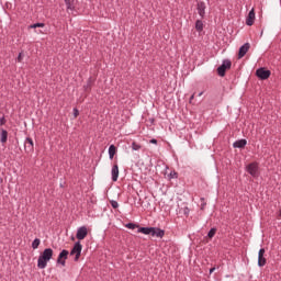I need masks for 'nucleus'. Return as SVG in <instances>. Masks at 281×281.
I'll list each match as a JSON object with an SVG mask.
<instances>
[{
  "label": "nucleus",
  "mask_w": 281,
  "mask_h": 281,
  "mask_svg": "<svg viewBox=\"0 0 281 281\" xmlns=\"http://www.w3.org/2000/svg\"><path fill=\"white\" fill-rule=\"evenodd\" d=\"M54 258V249L45 248L37 259V269H46L47 262Z\"/></svg>",
  "instance_id": "obj_1"
},
{
  "label": "nucleus",
  "mask_w": 281,
  "mask_h": 281,
  "mask_svg": "<svg viewBox=\"0 0 281 281\" xmlns=\"http://www.w3.org/2000/svg\"><path fill=\"white\" fill-rule=\"evenodd\" d=\"M137 234H144L145 236H154L156 238H164L166 236V231L159 227H139Z\"/></svg>",
  "instance_id": "obj_2"
},
{
  "label": "nucleus",
  "mask_w": 281,
  "mask_h": 281,
  "mask_svg": "<svg viewBox=\"0 0 281 281\" xmlns=\"http://www.w3.org/2000/svg\"><path fill=\"white\" fill-rule=\"evenodd\" d=\"M81 254H82V244H80V240H78L75 243L70 251V256H75V262H78V260H80Z\"/></svg>",
  "instance_id": "obj_3"
},
{
  "label": "nucleus",
  "mask_w": 281,
  "mask_h": 281,
  "mask_svg": "<svg viewBox=\"0 0 281 281\" xmlns=\"http://www.w3.org/2000/svg\"><path fill=\"white\" fill-rule=\"evenodd\" d=\"M227 69H232V60L224 59L222 65L217 68L218 76H221V78L225 77V71H227Z\"/></svg>",
  "instance_id": "obj_4"
},
{
  "label": "nucleus",
  "mask_w": 281,
  "mask_h": 281,
  "mask_svg": "<svg viewBox=\"0 0 281 281\" xmlns=\"http://www.w3.org/2000/svg\"><path fill=\"white\" fill-rule=\"evenodd\" d=\"M256 76L257 78H259V80H269V78L271 77V70H267L265 68H258L256 70Z\"/></svg>",
  "instance_id": "obj_5"
},
{
  "label": "nucleus",
  "mask_w": 281,
  "mask_h": 281,
  "mask_svg": "<svg viewBox=\"0 0 281 281\" xmlns=\"http://www.w3.org/2000/svg\"><path fill=\"white\" fill-rule=\"evenodd\" d=\"M68 257L69 250L63 249L58 255L57 265H61V267H65Z\"/></svg>",
  "instance_id": "obj_6"
},
{
  "label": "nucleus",
  "mask_w": 281,
  "mask_h": 281,
  "mask_svg": "<svg viewBox=\"0 0 281 281\" xmlns=\"http://www.w3.org/2000/svg\"><path fill=\"white\" fill-rule=\"evenodd\" d=\"M87 234H89L87 226H80L77 229L76 238H78V240H85V238H87Z\"/></svg>",
  "instance_id": "obj_7"
},
{
  "label": "nucleus",
  "mask_w": 281,
  "mask_h": 281,
  "mask_svg": "<svg viewBox=\"0 0 281 281\" xmlns=\"http://www.w3.org/2000/svg\"><path fill=\"white\" fill-rule=\"evenodd\" d=\"M247 172L250 173L251 177H258V162H251L246 168Z\"/></svg>",
  "instance_id": "obj_8"
},
{
  "label": "nucleus",
  "mask_w": 281,
  "mask_h": 281,
  "mask_svg": "<svg viewBox=\"0 0 281 281\" xmlns=\"http://www.w3.org/2000/svg\"><path fill=\"white\" fill-rule=\"evenodd\" d=\"M24 150H26V153H34V140L32 139V137L25 138Z\"/></svg>",
  "instance_id": "obj_9"
},
{
  "label": "nucleus",
  "mask_w": 281,
  "mask_h": 281,
  "mask_svg": "<svg viewBox=\"0 0 281 281\" xmlns=\"http://www.w3.org/2000/svg\"><path fill=\"white\" fill-rule=\"evenodd\" d=\"M267 258H265V248H260L258 252V267H265Z\"/></svg>",
  "instance_id": "obj_10"
},
{
  "label": "nucleus",
  "mask_w": 281,
  "mask_h": 281,
  "mask_svg": "<svg viewBox=\"0 0 281 281\" xmlns=\"http://www.w3.org/2000/svg\"><path fill=\"white\" fill-rule=\"evenodd\" d=\"M249 47H251V45L249 43H245L244 45H241L239 47V52H238V58H245L247 52H249Z\"/></svg>",
  "instance_id": "obj_11"
},
{
  "label": "nucleus",
  "mask_w": 281,
  "mask_h": 281,
  "mask_svg": "<svg viewBox=\"0 0 281 281\" xmlns=\"http://www.w3.org/2000/svg\"><path fill=\"white\" fill-rule=\"evenodd\" d=\"M206 8L207 7L205 5V2H198L196 10H198V14H199L200 19H205Z\"/></svg>",
  "instance_id": "obj_12"
},
{
  "label": "nucleus",
  "mask_w": 281,
  "mask_h": 281,
  "mask_svg": "<svg viewBox=\"0 0 281 281\" xmlns=\"http://www.w3.org/2000/svg\"><path fill=\"white\" fill-rule=\"evenodd\" d=\"M256 21V11L251 9L248 13V16L246 19V25H254V22Z\"/></svg>",
  "instance_id": "obj_13"
},
{
  "label": "nucleus",
  "mask_w": 281,
  "mask_h": 281,
  "mask_svg": "<svg viewBox=\"0 0 281 281\" xmlns=\"http://www.w3.org/2000/svg\"><path fill=\"white\" fill-rule=\"evenodd\" d=\"M111 177H112V181H117L120 177V167L117 165H113L111 170Z\"/></svg>",
  "instance_id": "obj_14"
},
{
  "label": "nucleus",
  "mask_w": 281,
  "mask_h": 281,
  "mask_svg": "<svg viewBox=\"0 0 281 281\" xmlns=\"http://www.w3.org/2000/svg\"><path fill=\"white\" fill-rule=\"evenodd\" d=\"M64 1L66 4L67 12H74V10H76V7L74 4L76 0H64Z\"/></svg>",
  "instance_id": "obj_15"
},
{
  "label": "nucleus",
  "mask_w": 281,
  "mask_h": 281,
  "mask_svg": "<svg viewBox=\"0 0 281 281\" xmlns=\"http://www.w3.org/2000/svg\"><path fill=\"white\" fill-rule=\"evenodd\" d=\"M233 146H234L235 148H245V147L247 146V139H245V138L238 139V140H236V142L233 144Z\"/></svg>",
  "instance_id": "obj_16"
},
{
  "label": "nucleus",
  "mask_w": 281,
  "mask_h": 281,
  "mask_svg": "<svg viewBox=\"0 0 281 281\" xmlns=\"http://www.w3.org/2000/svg\"><path fill=\"white\" fill-rule=\"evenodd\" d=\"M0 142L1 144H5L8 142V131L7 130H1L0 132Z\"/></svg>",
  "instance_id": "obj_17"
},
{
  "label": "nucleus",
  "mask_w": 281,
  "mask_h": 281,
  "mask_svg": "<svg viewBox=\"0 0 281 281\" xmlns=\"http://www.w3.org/2000/svg\"><path fill=\"white\" fill-rule=\"evenodd\" d=\"M92 85H93V78L89 77L87 80V85L83 86V90L91 91Z\"/></svg>",
  "instance_id": "obj_18"
},
{
  "label": "nucleus",
  "mask_w": 281,
  "mask_h": 281,
  "mask_svg": "<svg viewBox=\"0 0 281 281\" xmlns=\"http://www.w3.org/2000/svg\"><path fill=\"white\" fill-rule=\"evenodd\" d=\"M117 151L115 145H110L109 147V157L110 159H113L115 157V153Z\"/></svg>",
  "instance_id": "obj_19"
},
{
  "label": "nucleus",
  "mask_w": 281,
  "mask_h": 281,
  "mask_svg": "<svg viewBox=\"0 0 281 281\" xmlns=\"http://www.w3.org/2000/svg\"><path fill=\"white\" fill-rule=\"evenodd\" d=\"M195 30H198V32H203V21L196 20Z\"/></svg>",
  "instance_id": "obj_20"
},
{
  "label": "nucleus",
  "mask_w": 281,
  "mask_h": 281,
  "mask_svg": "<svg viewBox=\"0 0 281 281\" xmlns=\"http://www.w3.org/2000/svg\"><path fill=\"white\" fill-rule=\"evenodd\" d=\"M44 26H45V23L38 22V23H35V24H31L29 26V30H36V27H44Z\"/></svg>",
  "instance_id": "obj_21"
},
{
  "label": "nucleus",
  "mask_w": 281,
  "mask_h": 281,
  "mask_svg": "<svg viewBox=\"0 0 281 281\" xmlns=\"http://www.w3.org/2000/svg\"><path fill=\"white\" fill-rule=\"evenodd\" d=\"M125 227L127 229H137V228L139 229V226L135 223H127V224H125Z\"/></svg>",
  "instance_id": "obj_22"
},
{
  "label": "nucleus",
  "mask_w": 281,
  "mask_h": 281,
  "mask_svg": "<svg viewBox=\"0 0 281 281\" xmlns=\"http://www.w3.org/2000/svg\"><path fill=\"white\" fill-rule=\"evenodd\" d=\"M214 236H216V228H211L207 233V237L209 238H214Z\"/></svg>",
  "instance_id": "obj_23"
},
{
  "label": "nucleus",
  "mask_w": 281,
  "mask_h": 281,
  "mask_svg": "<svg viewBox=\"0 0 281 281\" xmlns=\"http://www.w3.org/2000/svg\"><path fill=\"white\" fill-rule=\"evenodd\" d=\"M41 245V240L35 238L32 243V249H36Z\"/></svg>",
  "instance_id": "obj_24"
},
{
  "label": "nucleus",
  "mask_w": 281,
  "mask_h": 281,
  "mask_svg": "<svg viewBox=\"0 0 281 281\" xmlns=\"http://www.w3.org/2000/svg\"><path fill=\"white\" fill-rule=\"evenodd\" d=\"M110 205H112L113 210H117V207H120V203L115 200H111Z\"/></svg>",
  "instance_id": "obj_25"
},
{
  "label": "nucleus",
  "mask_w": 281,
  "mask_h": 281,
  "mask_svg": "<svg viewBox=\"0 0 281 281\" xmlns=\"http://www.w3.org/2000/svg\"><path fill=\"white\" fill-rule=\"evenodd\" d=\"M132 149H133V150H140V149H142V145H139V144L133 142V143H132Z\"/></svg>",
  "instance_id": "obj_26"
},
{
  "label": "nucleus",
  "mask_w": 281,
  "mask_h": 281,
  "mask_svg": "<svg viewBox=\"0 0 281 281\" xmlns=\"http://www.w3.org/2000/svg\"><path fill=\"white\" fill-rule=\"evenodd\" d=\"M23 56H25L23 54V52L19 53L18 58H16V63H23Z\"/></svg>",
  "instance_id": "obj_27"
},
{
  "label": "nucleus",
  "mask_w": 281,
  "mask_h": 281,
  "mask_svg": "<svg viewBox=\"0 0 281 281\" xmlns=\"http://www.w3.org/2000/svg\"><path fill=\"white\" fill-rule=\"evenodd\" d=\"M169 179H177V172H170L169 173Z\"/></svg>",
  "instance_id": "obj_28"
},
{
  "label": "nucleus",
  "mask_w": 281,
  "mask_h": 281,
  "mask_svg": "<svg viewBox=\"0 0 281 281\" xmlns=\"http://www.w3.org/2000/svg\"><path fill=\"white\" fill-rule=\"evenodd\" d=\"M5 125V116L0 117V126Z\"/></svg>",
  "instance_id": "obj_29"
},
{
  "label": "nucleus",
  "mask_w": 281,
  "mask_h": 281,
  "mask_svg": "<svg viewBox=\"0 0 281 281\" xmlns=\"http://www.w3.org/2000/svg\"><path fill=\"white\" fill-rule=\"evenodd\" d=\"M74 112V116L76 117L77 115H80V112L78 111V109L74 108L72 110Z\"/></svg>",
  "instance_id": "obj_30"
},
{
  "label": "nucleus",
  "mask_w": 281,
  "mask_h": 281,
  "mask_svg": "<svg viewBox=\"0 0 281 281\" xmlns=\"http://www.w3.org/2000/svg\"><path fill=\"white\" fill-rule=\"evenodd\" d=\"M149 144H157V139H156V138H151V139L149 140Z\"/></svg>",
  "instance_id": "obj_31"
},
{
  "label": "nucleus",
  "mask_w": 281,
  "mask_h": 281,
  "mask_svg": "<svg viewBox=\"0 0 281 281\" xmlns=\"http://www.w3.org/2000/svg\"><path fill=\"white\" fill-rule=\"evenodd\" d=\"M184 214L188 216L190 214V209L186 207L184 209Z\"/></svg>",
  "instance_id": "obj_32"
},
{
  "label": "nucleus",
  "mask_w": 281,
  "mask_h": 281,
  "mask_svg": "<svg viewBox=\"0 0 281 281\" xmlns=\"http://www.w3.org/2000/svg\"><path fill=\"white\" fill-rule=\"evenodd\" d=\"M215 271H216V268H211L210 271H209V273L212 274V273H214Z\"/></svg>",
  "instance_id": "obj_33"
},
{
  "label": "nucleus",
  "mask_w": 281,
  "mask_h": 281,
  "mask_svg": "<svg viewBox=\"0 0 281 281\" xmlns=\"http://www.w3.org/2000/svg\"><path fill=\"white\" fill-rule=\"evenodd\" d=\"M203 207H205V203L202 204L201 210H203Z\"/></svg>",
  "instance_id": "obj_34"
},
{
  "label": "nucleus",
  "mask_w": 281,
  "mask_h": 281,
  "mask_svg": "<svg viewBox=\"0 0 281 281\" xmlns=\"http://www.w3.org/2000/svg\"><path fill=\"white\" fill-rule=\"evenodd\" d=\"M279 216H280V218H281V207H280V210H279Z\"/></svg>",
  "instance_id": "obj_35"
},
{
  "label": "nucleus",
  "mask_w": 281,
  "mask_h": 281,
  "mask_svg": "<svg viewBox=\"0 0 281 281\" xmlns=\"http://www.w3.org/2000/svg\"><path fill=\"white\" fill-rule=\"evenodd\" d=\"M190 100H194V94H193V95H191Z\"/></svg>",
  "instance_id": "obj_36"
},
{
  "label": "nucleus",
  "mask_w": 281,
  "mask_h": 281,
  "mask_svg": "<svg viewBox=\"0 0 281 281\" xmlns=\"http://www.w3.org/2000/svg\"><path fill=\"white\" fill-rule=\"evenodd\" d=\"M199 95H200V97L203 95V92H200Z\"/></svg>",
  "instance_id": "obj_37"
},
{
  "label": "nucleus",
  "mask_w": 281,
  "mask_h": 281,
  "mask_svg": "<svg viewBox=\"0 0 281 281\" xmlns=\"http://www.w3.org/2000/svg\"><path fill=\"white\" fill-rule=\"evenodd\" d=\"M201 201H205V199H204V198H201Z\"/></svg>",
  "instance_id": "obj_38"
},
{
  "label": "nucleus",
  "mask_w": 281,
  "mask_h": 281,
  "mask_svg": "<svg viewBox=\"0 0 281 281\" xmlns=\"http://www.w3.org/2000/svg\"><path fill=\"white\" fill-rule=\"evenodd\" d=\"M60 188H64L63 183L60 184Z\"/></svg>",
  "instance_id": "obj_39"
}]
</instances>
